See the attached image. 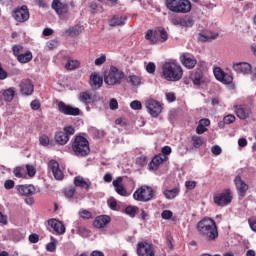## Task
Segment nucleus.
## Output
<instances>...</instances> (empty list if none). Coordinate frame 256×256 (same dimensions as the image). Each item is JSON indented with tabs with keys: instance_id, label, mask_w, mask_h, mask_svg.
Masks as SVG:
<instances>
[{
	"instance_id": "nucleus-1",
	"label": "nucleus",
	"mask_w": 256,
	"mask_h": 256,
	"mask_svg": "<svg viewBox=\"0 0 256 256\" xmlns=\"http://www.w3.org/2000/svg\"><path fill=\"white\" fill-rule=\"evenodd\" d=\"M199 235L205 237L208 241H215L219 237L217 223L211 218H204L197 223Z\"/></svg>"
},
{
	"instance_id": "nucleus-2",
	"label": "nucleus",
	"mask_w": 256,
	"mask_h": 256,
	"mask_svg": "<svg viewBox=\"0 0 256 256\" xmlns=\"http://www.w3.org/2000/svg\"><path fill=\"white\" fill-rule=\"evenodd\" d=\"M162 79L177 83L183 79V67L176 62H165L162 65Z\"/></svg>"
},
{
	"instance_id": "nucleus-3",
	"label": "nucleus",
	"mask_w": 256,
	"mask_h": 256,
	"mask_svg": "<svg viewBox=\"0 0 256 256\" xmlns=\"http://www.w3.org/2000/svg\"><path fill=\"white\" fill-rule=\"evenodd\" d=\"M72 153L75 157H87L91 153L89 140L83 136H75L72 142Z\"/></svg>"
},
{
	"instance_id": "nucleus-4",
	"label": "nucleus",
	"mask_w": 256,
	"mask_h": 256,
	"mask_svg": "<svg viewBox=\"0 0 256 256\" xmlns=\"http://www.w3.org/2000/svg\"><path fill=\"white\" fill-rule=\"evenodd\" d=\"M165 5L172 13H190L192 9L190 0H165Z\"/></svg>"
},
{
	"instance_id": "nucleus-5",
	"label": "nucleus",
	"mask_w": 256,
	"mask_h": 256,
	"mask_svg": "<svg viewBox=\"0 0 256 256\" xmlns=\"http://www.w3.org/2000/svg\"><path fill=\"white\" fill-rule=\"evenodd\" d=\"M125 77V73L119 70V68L115 66H111L110 70L104 75V83L106 85H121V81Z\"/></svg>"
},
{
	"instance_id": "nucleus-6",
	"label": "nucleus",
	"mask_w": 256,
	"mask_h": 256,
	"mask_svg": "<svg viewBox=\"0 0 256 256\" xmlns=\"http://www.w3.org/2000/svg\"><path fill=\"white\" fill-rule=\"evenodd\" d=\"M153 197H155V191L151 186L147 185L141 186L133 194V199H135V201H142L143 203L151 201Z\"/></svg>"
},
{
	"instance_id": "nucleus-7",
	"label": "nucleus",
	"mask_w": 256,
	"mask_h": 256,
	"mask_svg": "<svg viewBox=\"0 0 256 256\" xmlns=\"http://www.w3.org/2000/svg\"><path fill=\"white\" fill-rule=\"evenodd\" d=\"M75 135V128L73 126H65L63 131L56 132L55 142L58 145H67L69 143V137Z\"/></svg>"
},
{
	"instance_id": "nucleus-8",
	"label": "nucleus",
	"mask_w": 256,
	"mask_h": 256,
	"mask_svg": "<svg viewBox=\"0 0 256 256\" xmlns=\"http://www.w3.org/2000/svg\"><path fill=\"white\" fill-rule=\"evenodd\" d=\"M233 201L231 189H225L223 192L214 195V203L218 207H227Z\"/></svg>"
},
{
	"instance_id": "nucleus-9",
	"label": "nucleus",
	"mask_w": 256,
	"mask_h": 256,
	"mask_svg": "<svg viewBox=\"0 0 256 256\" xmlns=\"http://www.w3.org/2000/svg\"><path fill=\"white\" fill-rule=\"evenodd\" d=\"M12 17L17 23H26V21H29L31 14L29 13L27 5H22L12 11Z\"/></svg>"
},
{
	"instance_id": "nucleus-10",
	"label": "nucleus",
	"mask_w": 256,
	"mask_h": 256,
	"mask_svg": "<svg viewBox=\"0 0 256 256\" xmlns=\"http://www.w3.org/2000/svg\"><path fill=\"white\" fill-rule=\"evenodd\" d=\"M136 253L138 256H155V246L147 241L138 242Z\"/></svg>"
},
{
	"instance_id": "nucleus-11",
	"label": "nucleus",
	"mask_w": 256,
	"mask_h": 256,
	"mask_svg": "<svg viewBox=\"0 0 256 256\" xmlns=\"http://www.w3.org/2000/svg\"><path fill=\"white\" fill-rule=\"evenodd\" d=\"M145 107L151 117H159V115H161V112L163 111V106L161 105V102L154 99L147 100L145 103Z\"/></svg>"
},
{
	"instance_id": "nucleus-12",
	"label": "nucleus",
	"mask_w": 256,
	"mask_h": 256,
	"mask_svg": "<svg viewBox=\"0 0 256 256\" xmlns=\"http://www.w3.org/2000/svg\"><path fill=\"white\" fill-rule=\"evenodd\" d=\"M232 111L235 113L236 117L242 121L249 119V115H251V108H249L247 104H236L232 107Z\"/></svg>"
},
{
	"instance_id": "nucleus-13",
	"label": "nucleus",
	"mask_w": 256,
	"mask_h": 256,
	"mask_svg": "<svg viewBox=\"0 0 256 256\" xmlns=\"http://www.w3.org/2000/svg\"><path fill=\"white\" fill-rule=\"evenodd\" d=\"M58 111L63 115H70L72 117H77V115H81V110L79 108L68 105L63 101H60L58 103Z\"/></svg>"
},
{
	"instance_id": "nucleus-14",
	"label": "nucleus",
	"mask_w": 256,
	"mask_h": 256,
	"mask_svg": "<svg viewBox=\"0 0 256 256\" xmlns=\"http://www.w3.org/2000/svg\"><path fill=\"white\" fill-rule=\"evenodd\" d=\"M179 61L186 69H195L197 65V58L189 53H182L179 57Z\"/></svg>"
},
{
	"instance_id": "nucleus-15",
	"label": "nucleus",
	"mask_w": 256,
	"mask_h": 256,
	"mask_svg": "<svg viewBox=\"0 0 256 256\" xmlns=\"http://www.w3.org/2000/svg\"><path fill=\"white\" fill-rule=\"evenodd\" d=\"M234 185L236 187V191L238 193V196L243 199L245 195H247V191H249V185L243 181L241 176H236L234 179Z\"/></svg>"
},
{
	"instance_id": "nucleus-16",
	"label": "nucleus",
	"mask_w": 256,
	"mask_h": 256,
	"mask_svg": "<svg viewBox=\"0 0 256 256\" xmlns=\"http://www.w3.org/2000/svg\"><path fill=\"white\" fill-rule=\"evenodd\" d=\"M34 91H35V85H33V81L23 80L20 83V92L22 93V95H25V97H29L33 95Z\"/></svg>"
},
{
	"instance_id": "nucleus-17",
	"label": "nucleus",
	"mask_w": 256,
	"mask_h": 256,
	"mask_svg": "<svg viewBox=\"0 0 256 256\" xmlns=\"http://www.w3.org/2000/svg\"><path fill=\"white\" fill-rule=\"evenodd\" d=\"M48 168L50 171H52L54 178L57 179V181L63 180V177L65 175L63 174V171L59 168V162L55 160H50L48 163Z\"/></svg>"
},
{
	"instance_id": "nucleus-18",
	"label": "nucleus",
	"mask_w": 256,
	"mask_h": 256,
	"mask_svg": "<svg viewBox=\"0 0 256 256\" xmlns=\"http://www.w3.org/2000/svg\"><path fill=\"white\" fill-rule=\"evenodd\" d=\"M232 67L236 73H242V75H249L253 69L251 64L247 62H237L234 63Z\"/></svg>"
},
{
	"instance_id": "nucleus-19",
	"label": "nucleus",
	"mask_w": 256,
	"mask_h": 256,
	"mask_svg": "<svg viewBox=\"0 0 256 256\" xmlns=\"http://www.w3.org/2000/svg\"><path fill=\"white\" fill-rule=\"evenodd\" d=\"M112 185L118 195H120L121 197H129L127 188L123 186V177H118L116 180L112 182Z\"/></svg>"
},
{
	"instance_id": "nucleus-20",
	"label": "nucleus",
	"mask_w": 256,
	"mask_h": 256,
	"mask_svg": "<svg viewBox=\"0 0 256 256\" xmlns=\"http://www.w3.org/2000/svg\"><path fill=\"white\" fill-rule=\"evenodd\" d=\"M167 159H169V157L165 156V155H155L151 162L149 163L148 167L151 171H157V169H159V165L165 163V161H167Z\"/></svg>"
},
{
	"instance_id": "nucleus-21",
	"label": "nucleus",
	"mask_w": 256,
	"mask_h": 256,
	"mask_svg": "<svg viewBox=\"0 0 256 256\" xmlns=\"http://www.w3.org/2000/svg\"><path fill=\"white\" fill-rule=\"evenodd\" d=\"M48 225L51 227L57 235H65V225L63 222L58 221L57 219L48 220Z\"/></svg>"
},
{
	"instance_id": "nucleus-22",
	"label": "nucleus",
	"mask_w": 256,
	"mask_h": 256,
	"mask_svg": "<svg viewBox=\"0 0 256 256\" xmlns=\"http://www.w3.org/2000/svg\"><path fill=\"white\" fill-rule=\"evenodd\" d=\"M16 191H18L19 195L24 197H29V195H35V186L33 185H17Z\"/></svg>"
},
{
	"instance_id": "nucleus-23",
	"label": "nucleus",
	"mask_w": 256,
	"mask_h": 256,
	"mask_svg": "<svg viewBox=\"0 0 256 256\" xmlns=\"http://www.w3.org/2000/svg\"><path fill=\"white\" fill-rule=\"evenodd\" d=\"M79 101L81 103H84L85 105H89L91 103H95L97 101V95L86 91V92H81L79 95Z\"/></svg>"
},
{
	"instance_id": "nucleus-24",
	"label": "nucleus",
	"mask_w": 256,
	"mask_h": 256,
	"mask_svg": "<svg viewBox=\"0 0 256 256\" xmlns=\"http://www.w3.org/2000/svg\"><path fill=\"white\" fill-rule=\"evenodd\" d=\"M109 223H111V217L108 215H101L95 218L93 225L96 229H103V227L109 225Z\"/></svg>"
},
{
	"instance_id": "nucleus-25",
	"label": "nucleus",
	"mask_w": 256,
	"mask_h": 256,
	"mask_svg": "<svg viewBox=\"0 0 256 256\" xmlns=\"http://www.w3.org/2000/svg\"><path fill=\"white\" fill-rule=\"evenodd\" d=\"M52 9H54L58 15H63L67 13L69 6L59 0H53Z\"/></svg>"
},
{
	"instance_id": "nucleus-26",
	"label": "nucleus",
	"mask_w": 256,
	"mask_h": 256,
	"mask_svg": "<svg viewBox=\"0 0 256 256\" xmlns=\"http://www.w3.org/2000/svg\"><path fill=\"white\" fill-rule=\"evenodd\" d=\"M90 86L94 90L101 89V87L103 86V78L99 76L97 73L91 74Z\"/></svg>"
},
{
	"instance_id": "nucleus-27",
	"label": "nucleus",
	"mask_w": 256,
	"mask_h": 256,
	"mask_svg": "<svg viewBox=\"0 0 256 256\" xmlns=\"http://www.w3.org/2000/svg\"><path fill=\"white\" fill-rule=\"evenodd\" d=\"M74 185L75 187H80V189H85L86 191H89L91 188V181L85 180L82 176H76L74 178Z\"/></svg>"
},
{
	"instance_id": "nucleus-28",
	"label": "nucleus",
	"mask_w": 256,
	"mask_h": 256,
	"mask_svg": "<svg viewBox=\"0 0 256 256\" xmlns=\"http://www.w3.org/2000/svg\"><path fill=\"white\" fill-rule=\"evenodd\" d=\"M217 37H219L218 33L200 32L198 34V41L201 43H207V41H213V39H217Z\"/></svg>"
},
{
	"instance_id": "nucleus-29",
	"label": "nucleus",
	"mask_w": 256,
	"mask_h": 256,
	"mask_svg": "<svg viewBox=\"0 0 256 256\" xmlns=\"http://www.w3.org/2000/svg\"><path fill=\"white\" fill-rule=\"evenodd\" d=\"M154 35L159 37L158 41H160V43H165L169 39V33L163 27L156 28Z\"/></svg>"
},
{
	"instance_id": "nucleus-30",
	"label": "nucleus",
	"mask_w": 256,
	"mask_h": 256,
	"mask_svg": "<svg viewBox=\"0 0 256 256\" xmlns=\"http://www.w3.org/2000/svg\"><path fill=\"white\" fill-rule=\"evenodd\" d=\"M17 93V90L14 87H10L3 92L4 101H7L8 103H11L13 99L15 98V95Z\"/></svg>"
},
{
	"instance_id": "nucleus-31",
	"label": "nucleus",
	"mask_w": 256,
	"mask_h": 256,
	"mask_svg": "<svg viewBox=\"0 0 256 256\" xmlns=\"http://www.w3.org/2000/svg\"><path fill=\"white\" fill-rule=\"evenodd\" d=\"M79 67H81V62H79V60H75L71 58H68L65 64V69L67 71H75V69H79Z\"/></svg>"
},
{
	"instance_id": "nucleus-32",
	"label": "nucleus",
	"mask_w": 256,
	"mask_h": 256,
	"mask_svg": "<svg viewBox=\"0 0 256 256\" xmlns=\"http://www.w3.org/2000/svg\"><path fill=\"white\" fill-rule=\"evenodd\" d=\"M16 58L19 63H29V61L33 59V53H31V51H26L25 53L16 56Z\"/></svg>"
},
{
	"instance_id": "nucleus-33",
	"label": "nucleus",
	"mask_w": 256,
	"mask_h": 256,
	"mask_svg": "<svg viewBox=\"0 0 256 256\" xmlns=\"http://www.w3.org/2000/svg\"><path fill=\"white\" fill-rule=\"evenodd\" d=\"M109 25L110 27L125 25V18L123 16L116 15L109 20Z\"/></svg>"
},
{
	"instance_id": "nucleus-34",
	"label": "nucleus",
	"mask_w": 256,
	"mask_h": 256,
	"mask_svg": "<svg viewBox=\"0 0 256 256\" xmlns=\"http://www.w3.org/2000/svg\"><path fill=\"white\" fill-rule=\"evenodd\" d=\"M66 35L69 37H79L81 35V27L80 26H73L65 30Z\"/></svg>"
},
{
	"instance_id": "nucleus-35",
	"label": "nucleus",
	"mask_w": 256,
	"mask_h": 256,
	"mask_svg": "<svg viewBox=\"0 0 256 256\" xmlns=\"http://www.w3.org/2000/svg\"><path fill=\"white\" fill-rule=\"evenodd\" d=\"M179 193H181V189H179V187L164 191L166 199H175Z\"/></svg>"
},
{
	"instance_id": "nucleus-36",
	"label": "nucleus",
	"mask_w": 256,
	"mask_h": 256,
	"mask_svg": "<svg viewBox=\"0 0 256 256\" xmlns=\"http://www.w3.org/2000/svg\"><path fill=\"white\" fill-rule=\"evenodd\" d=\"M76 191L77 190L73 186L65 188L64 191H63L64 197H66V199H73V197H75Z\"/></svg>"
},
{
	"instance_id": "nucleus-37",
	"label": "nucleus",
	"mask_w": 256,
	"mask_h": 256,
	"mask_svg": "<svg viewBox=\"0 0 256 256\" xmlns=\"http://www.w3.org/2000/svg\"><path fill=\"white\" fill-rule=\"evenodd\" d=\"M128 83H131L134 87H139L141 85V78L137 75L129 76L127 79Z\"/></svg>"
},
{
	"instance_id": "nucleus-38",
	"label": "nucleus",
	"mask_w": 256,
	"mask_h": 256,
	"mask_svg": "<svg viewBox=\"0 0 256 256\" xmlns=\"http://www.w3.org/2000/svg\"><path fill=\"white\" fill-rule=\"evenodd\" d=\"M193 147L199 149L203 145V138L200 136H192Z\"/></svg>"
},
{
	"instance_id": "nucleus-39",
	"label": "nucleus",
	"mask_w": 256,
	"mask_h": 256,
	"mask_svg": "<svg viewBox=\"0 0 256 256\" xmlns=\"http://www.w3.org/2000/svg\"><path fill=\"white\" fill-rule=\"evenodd\" d=\"M137 211H139V208L135 206H128L125 208L126 215H129V217H135Z\"/></svg>"
},
{
	"instance_id": "nucleus-40",
	"label": "nucleus",
	"mask_w": 256,
	"mask_h": 256,
	"mask_svg": "<svg viewBox=\"0 0 256 256\" xmlns=\"http://www.w3.org/2000/svg\"><path fill=\"white\" fill-rule=\"evenodd\" d=\"M225 74L226 73L219 67H216L214 69V77L217 79V81L221 82Z\"/></svg>"
},
{
	"instance_id": "nucleus-41",
	"label": "nucleus",
	"mask_w": 256,
	"mask_h": 256,
	"mask_svg": "<svg viewBox=\"0 0 256 256\" xmlns=\"http://www.w3.org/2000/svg\"><path fill=\"white\" fill-rule=\"evenodd\" d=\"M79 216L81 217V219H93V213L85 209L79 211Z\"/></svg>"
},
{
	"instance_id": "nucleus-42",
	"label": "nucleus",
	"mask_w": 256,
	"mask_h": 256,
	"mask_svg": "<svg viewBox=\"0 0 256 256\" xmlns=\"http://www.w3.org/2000/svg\"><path fill=\"white\" fill-rule=\"evenodd\" d=\"M181 27H193L195 20L193 18L182 19Z\"/></svg>"
},
{
	"instance_id": "nucleus-43",
	"label": "nucleus",
	"mask_w": 256,
	"mask_h": 256,
	"mask_svg": "<svg viewBox=\"0 0 256 256\" xmlns=\"http://www.w3.org/2000/svg\"><path fill=\"white\" fill-rule=\"evenodd\" d=\"M130 107L133 111H140V109L143 108V104H141V101L139 100H134L130 103Z\"/></svg>"
},
{
	"instance_id": "nucleus-44",
	"label": "nucleus",
	"mask_w": 256,
	"mask_h": 256,
	"mask_svg": "<svg viewBox=\"0 0 256 256\" xmlns=\"http://www.w3.org/2000/svg\"><path fill=\"white\" fill-rule=\"evenodd\" d=\"M26 170H27V175H29L30 177H35V175H37V169L33 165L27 164Z\"/></svg>"
},
{
	"instance_id": "nucleus-45",
	"label": "nucleus",
	"mask_w": 256,
	"mask_h": 256,
	"mask_svg": "<svg viewBox=\"0 0 256 256\" xmlns=\"http://www.w3.org/2000/svg\"><path fill=\"white\" fill-rule=\"evenodd\" d=\"M77 233H78V235H81V237H87V235H89L90 231H89V229H87L83 226H79L77 228Z\"/></svg>"
},
{
	"instance_id": "nucleus-46",
	"label": "nucleus",
	"mask_w": 256,
	"mask_h": 256,
	"mask_svg": "<svg viewBox=\"0 0 256 256\" xmlns=\"http://www.w3.org/2000/svg\"><path fill=\"white\" fill-rule=\"evenodd\" d=\"M13 174L15 177H17V179H21V178L25 177V174H23V168H21V167L14 168Z\"/></svg>"
},
{
	"instance_id": "nucleus-47",
	"label": "nucleus",
	"mask_w": 256,
	"mask_h": 256,
	"mask_svg": "<svg viewBox=\"0 0 256 256\" xmlns=\"http://www.w3.org/2000/svg\"><path fill=\"white\" fill-rule=\"evenodd\" d=\"M105 61H107V56H105V54H102L100 57L95 59L94 63L97 67H101V65H103Z\"/></svg>"
},
{
	"instance_id": "nucleus-48",
	"label": "nucleus",
	"mask_w": 256,
	"mask_h": 256,
	"mask_svg": "<svg viewBox=\"0 0 256 256\" xmlns=\"http://www.w3.org/2000/svg\"><path fill=\"white\" fill-rule=\"evenodd\" d=\"M220 82L224 83V85H231V83H233V76L226 73Z\"/></svg>"
},
{
	"instance_id": "nucleus-49",
	"label": "nucleus",
	"mask_w": 256,
	"mask_h": 256,
	"mask_svg": "<svg viewBox=\"0 0 256 256\" xmlns=\"http://www.w3.org/2000/svg\"><path fill=\"white\" fill-rule=\"evenodd\" d=\"M109 107L111 111H117V109H119V102H117V99L112 98L109 102Z\"/></svg>"
},
{
	"instance_id": "nucleus-50",
	"label": "nucleus",
	"mask_w": 256,
	"mask_h": 256,
	"mask_svg": "<svg viewBox=\"0 0 256 256\" xmlns=\"http://www.w3.org/2000/svg\"><path fill=\"white\" fill-rule=\"evenodd\" d=\"M136 165H138V167H145V165H147L146 156H141V157L137 158Z\"/></svg>"
},
{
	"instance_id": "nucleus-51",
	"label": "nucleus",
	"mask_w": 256,
	"mask_h": 256,
	"mask_svg": "<svg viewBox=\"0 0 256 256\" xmlns=\"http://www.w3.org/2000/svg\"><path fill=\"white\" fill-rule=\"evenodd\" d=\"M39 143L42 145V147H47L49 145V136L42 135L39 137Z\"/></svg>"
},
{
	"instance_id": "nucleus-52",
	"label": "nucleus",
	"mask_w": 256,
	"mask_h": 256,
	"mask_svg": "<svg viewBox=\"0 0 256 256\" xmlns=\"http://www.w3.org/2000/svg\"><path fill=\"white\" fill-rule=\"evenodd\" d=\"M235 115L230 114L224 117L223 121L225 125H231V123H235Z\"/></svg>"
},
{
	"instance_id": "nucleus-53",
	"label": "nucleus",
	"mask_w": 256,
	"mask_h": 256,
	"mask_svg": "<svg viewBox=\"0 0 256 256\" xmlns=\"http://www.w3.org/2000/svg\"><path fill=\"white\" fill-rule=\"evenodd\" d=\"M30 107L32 109V111H39V109H41V102H39V100H33L30 103Z\"/></svg>"
},
{
	"instance_id": "nucleus-54",
	"label": "nucleus",
	"mask_w": 256,
	"mask_h": 256,
	"mask_svg": "<svg viewBox=\"0 0 256 256\" xmlns=\"http://www.w3.org/2000/svg\"><path fill=\"white\" fill-rule=\"evenodd\" d=\"M161 217H162V219L169 221V219H171V217H173V212L171 210H164L161 213Z\"/></svg>"
},
{
	"instance_id": "nucleus-55",
	"label": "nucleus",
	"mask_w": 256,
	"mask_h": 256,
	"mask_svg": "<svg viewBox=\"0 0 256 256\" xmlns=\"http://www.w3.org/2000/svg\"><path fill=\"white\" fill-rule=\"evenodd\" d=\"M145 39L151 41V43H157V39L153 38V30H148L146 32Z\"/></svg>"
},
{
	"instance_id": "nucleus-56",
	"label": "nucleus",
	"mask_w": 256,
	"mask_h": 256,
	"mask_svg": "<svg viewBox=\"0 0 256 256\" xmlns=\"http://www.w3.org/2000/svg\"><path fill=\"white\" fill-rule=\"evenodd\" d=\"M157 69V67L155 66V63L153 62H149L147 65H146V71L147 73H150V74H153L155 73V70Z\"/></svg>"
},
{
	"instance_id": "nucleus-57",
	"label": "nucleus",
	"mask_w": 256,
	"mask_h": 256,
	"mask_svg": "<svg viewBox=\"0 0 256 256\" xmlns=\"http://www.w3.org/2000/svg\"><path fill=\"white\" fill-rule=\"evenodd\" d=\"M185 187L189 191H193V189H195V187H197V182L196 181H186Z\"/></svg>"
},
{
	"instance_id": "nucleus-58",
	"label": "nucleus",
	"mask_w": 256,
	"mask_h": 256,
	"mask_svg": "<svg viewBox=\"0 0 256 256\" xmlns=\"http://www.w3.org/2000/svg\"><path fill=\"white\" fill-rule=\"evenodd\" d=\"M211 153H213L215 156L221 155V153H223V149H221V146L215 145L211 148Z\"/></svg>"
},
{
	"instance_id": "nucleus-59",
	"label": "nucleus",
	"mask_w": 256,
	"mask_h": 256,
	"mask_svg": "<svg viewBox=\"0 0 256 256\" xmlns=\"http://www.w3.org/2000/svg\"><path fill=\"white\" fill-rule=\"evenodd\" d=\"M196 65H197L199 71H207V62L200 60L197 62Z\"/></svg>"
},
{
	"instance_id": "nucleus-60",
	"label": "nucleus",
	"mask_w": 256,
	"mask_h": 256,
	"mask_svg": "<svg viewBox=\"0 0 256 256\" xmlns=\"http://www.w3.org/2000/svg\"><path fill=\"white\" fill-rule=\"evenodd\" d=\"M15 187V181L13 180H6L4 182V188L7 190L13 189Z\"/></svg>"
},
{
	"instance_id": "nucleus-61",
	"label": "nucleus",
	"mask_w": 256,
	"mask_h": 256,
	"mask_svg": "<svg viewBox=\"0 0 256 256\" xmlns=\"http://www.w3.org/2000/svg\"><path fill=\"white\" fill-rule=\"evenodd\" d=\"M57 249V245L54 242H49L46 245V251H49L50 253H53Z\"/></svg>"
},
{
	"instance_id": "nucleus-62",
	"label": "nucleus",
	"mask_w": 256,
	"mask_h": 256,
	"mask_svg": "<svg viewBox=\"0 0 256 256\" xmlns=\"http://www.w3.org/2000/svg\"><path fill=\"white\" fill-rule=\"evenodd\" d=\"M47 46L50 49H57V47H59V40H51L50 42L47 43Z\"/></svg>"
},
{
	"instance_id": "nucleus-63",
	"label": "nucleus",
	"mask_w": 256,
	"mask_h": 256,
	"mask_svg": "<svg viewBox=\"0 0 256 256\" xmlns=\"http://www.w3.org/2000/svg\"><path fill=\"white\" fill-rule=\"evenodd\" d=\"M166 99H167L168 103H173V101H175V99H177V97H175V93L169 92V93H166Z\"/></svg>"
},
{
	"instance_id": "nucleus-64",
	"label": "nucleus",
	"mask_w": 256,
	"mask_h": 256,
	"mask_svg": "<svg viewBox=\"0 0 256 256\" xmlns=\"http://www.w3.org/2000/svg\"><path fill=\"white\" fill-rule=\"evenodd\" d=\"M159 155H164V157L171 155V148L169 146H164L162 148V153H160Z\"/></svg>"
}]
</instances>
